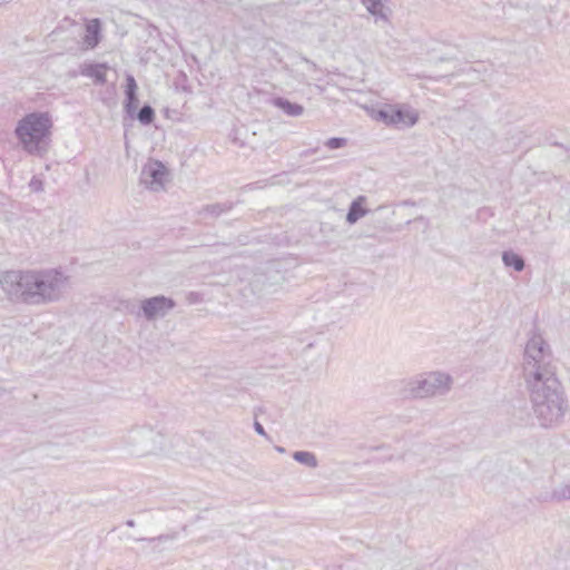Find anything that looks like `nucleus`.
Listing matches in <instances>:
<instances>
[{
    "label": "nucleus",
    "mask_w": 570,
    "mask_h": 570,
    "mask_svg": "<svg viewBox=\"0 0 570 570\" xmlns=\"http://www.w3.org/2000/svg\"><path fill=\"white\" fill-rule=\"evenodd\" d=\"M522 376L539 424L542 428L558 424L566 414L567 397L550 345L540 334H533L525 344Z\"/></svg>",
    "instance_id": "1"
},
{
    "label": "nucleus",
    "mask_w": 570,
    "mask_h": 570,
    "mask_svg": "<svg viewBox=\"0 0 570 570\" xmlns=\"http://www.w3.org/2000/svg\"><path fill=\"white\" fill-rule=\"evenodd\" d=\"M69 288V276L61 268L9 271L2 275V289L12 302L47 305L61 301Z\"/></svg>",
    "instance_id": "2"
},
{
    "label": "nucleus",
    "mask_w": 570,
    "mask_h": 570,
    "mask_svg": "<svg viewBox=\"0 0 570 570\" xmlns=\"http://www.w3.org/2000/svg\"><path fill=\"white\" fill-rule=\"evenodd\" d=\"M51 127L52 121L47 112H32L18 122L16 135L26 151L43 156L48 151Z\"/></svg>",
    "instance_id": "3"
},
{
    "label": "nucleus",
    "mask_w": 570,
    "mask_h": 570,
    "mask_svg": "<svg viewBox=\"0 0 570 570\" xmlns=\"http://www.w3.org/2000/svg\"><path fill=\"white\" fill-rule=\"evenodd\" d=\"M373 119L389 127L406 129L419 121V114L407 105H384L373 110Z\"/></svg>",
    "instance_id": "4"
},
{
    "label": "nucleus",
    "mask_w": 570,
    "mask_h": 570,
    "mask_svg": "<svg viewBox=\"0 0 570 570\" xmlns=\"http://www.w3.org/2000/svg\"><path fill=\"white\" fill-rule=\"evenodd\" d=\"M452 377L442 372H431L410 383V392L414 397L444 395L451 389Z\"/></svg>",
    "instance_id": "5"
},
{
    "label": "nucleus",
    "mask_w": 570,
    "mask_h": 570,
    "mask_svg": "<svg viewBox=\"0 0 570 570\" xmlns=\"http://www.w3.org/2000/svg\"><path fill=\"white\" fill-rule=\"evenodd\" d=\"M163 436L150 426H139L129 431L126 442L135 455L154 453L161 445Z\"/></svg>",
    "instance_id": "6"
},
{
    "label": "nucleus",
    "mask_w": 570,
    "mask_h": 570,
    "mask_svg": "<svg viewBox=\"0 0 570 570\" xmlns=\"http://www.w3.org/2000/svg\"><path fill=\"white\" fill-rule=\"evenodd\" d=\"M175 306L176 302L164 295L145 298L140 303V309L147 321L165 317Z\"/></svg>",
    "instance_id": "7"
},
{
    "label": "nucleus",
    "mask_w": 570,
    "mask_h": 570,
    "mask_svg": "<svg viewBox=\"0 0 570 570\" xmlns=\"http://www.w3.org/2000/svg\"><path fill=\"white\" fill-rule=\"evenodd\" d=\"M167 175L166 166L155 160L148 164L141 173L142 180L153 190H159L164 187L165 177Z\"/></svg>",
    "instance_id": "8"
},
{
    "label": "nucleus",
    "mask_w": 570,
    "mask_h": 570,
    "mask_svg": "<svg viewBox=\"0 0 570 570\" xmlns=\"http://www.w3.org/2000/svg\"><path fill=\"white\" fill-rule=\"evenodd\" d=\"M137 89L138 87L134 76L128 75L126 78L124 109L126 115L131 119L135 118V111L139 104Z\"/></svg>",
    "instance_id": "9"
},
{
    "label": "nucleus",
    "mask_w": 570,
    "mask_h": 570,
    "mask_svg": "<svg viewBox=\"0 0 570 570\" xmlns=\"http://www.w3.org/2000/svg\"><path fill=\"white\" fill-rule=\"evenodd\" d=\"M365 203L366 197L363 195L357 196L355 199L351 202L346 214V222L350 225L356 224L358 219H361L368 213V209L364 207Z\"/></svg>",
    "instance_id": "10"
},
{
    "label": "nucleus",
    "mask_w": 570,
    "mask_h": 570,
    "mask_svg": "<svg viewBox=\"0 0 570 570\" xmlns=\"http://www.w3.org/2000/svg\"><path fill=\"white\" fill-rule=\"evenodd\" d=\"M107 65L105 63H87L81 67L80 73L85 77L92 78L95 83L105 85Z\"/></svg>",
    "instance_id": "11"
},
{
    "label": "nucleus",
    "mask_w": 570,
    "mask_h": 570,
    "mask_svg": "<svg viewBox=\"0 0 570 570\" xmlns=\"http://www.w3.org/2000/svg\"><path fill=\"white\" fill-rule=\"evenodd\" d=\"M271 105L281 109L284 114L291 117H298L304 112V107L297 102H292L284 97H273L269 100Z\"/></svg>",
    "instance_id": "12"
},
{
    "label": "nucleus",
    "mask_w": 570,
    "mask_h": 570,
    "mask_svg": "<svg viewBox=\"0 0 570 570\" xmlns=\"http://www.w3.org/2000/svg\"><path fill=\"white\" fill-rule=\"evenodd\" d=\"M233 208V202L215 203L203 206L198 214L200 216H210L217 218L223 214L229 213Z\"/></svg>",
    "instance_id": "13"
},
{
    "label": "nucleus",
    "mask_w": 570,
    "mask_h": 570,
    "mask_svg": "<svg viewBox=\"0 0 570 570\" xmlns=\"http://www.w3.org/2000/svg\"><path fill=\"white\" fill-rule=\"evenodd\" d=\"M176 539H177V533L174 532V533L160 534L155 538H140V539H135V540L147 542L150 546L153 551L160 552V551H163L161 546L174 542Z\"/></svg>",
    "instance_id": "14"
},
{
    "label": "nucleus",
    "mask_w": 570,
    "mask_h": 570,
    "mask_svg": "<svg viewBox=\"0 0 570 570\" xmlns=\"http://www.w3.org/2000/svg\"><path fill=\"white\" fill-rule=\"evenodd\" d=\"M86 45L95 48L100 41V21L98 19L91 20L86 26V36L83 38Z\"/></svg>",
    "instance_id": "15"
},
{
    "label": "nucleus",
    "mask_w": 570,
    "mask_h": 570,
    "mask_svg": "<svg viewBox=\"0 0 570 570\" xmlns=\"http://www.w3.org/2000/svg\"><path fill=\"white\" fill-rule=\"evenodd\" d=\"M502 262L505 267H511L515 272H522L525 267L524 258L512 249L502 253Z\"/></svg>",
    "instance_id": "16"
},
{
    "label": "nucleus",
    "mask_w": 570,
    "mask_h": 570,
    "mask_svg": "<svg viewBox=\"0 0 570 570\" xmlns=\"http://www.w3.org/2000/svg\"><path fill=\"white\" fill-rule=\"evenodd\" d=\"M135 118L144 126H148L155 120V110L154 108L145 104L139 111H135Z\"/></svg>",
    "instance_id": "17"
},
{
    "label": "nucleus",
    "mask_w": 570,
    "mask_h": 570,
    "mask_svg": "<svg viewBox=\"0 0 570 570\" xmlns=\"http://www.w3.org/2000/svg\"><path fill=\"white\" fill-rule=\"evenodd\" d=\"M293 459L308 468H316L318 464L315 454L309 451H296L293 453Z\"/></svg>",
    "instance_id": "18"
},
{
    "label": "nucleus",
    "mask_w": 570,
    "mask_h": 570,
    "mask_svg": "<svg viewBox=\"0 0 570 570\" xmlns=\"http://www.w3.org/2000/svg\"><path fill=\"white\" fill-rule=\"evenodd\" d=\"M551 500L564 501L570 500V481L554 488L551 492Z\"/></svg>",
    "instance_id": "19"
},
{
    "label": "nucleus",
    "mask_w": 570,
    "mask_h": 570,
    "mask_svg": "<svg viewBox=\"0 0 570 570\" xmlns=\"http://www.w3.org/2000/svg\"><path fill=\"white\" fill-rule=\"evenodd\" d=\"M347 139L343 137H332L325 141V146L328 149H340L346 146Z\"/></svg>",
    "instance_id": "20"
},
{
    "label": "nucleus",
    "mask_w": 570,
    "mask_h": 570,
    "mask_svg": "<svg viewBox=\"0 0 570 570\" xmlns=\"http://www.w3.org/2000/svg\"><path fill=\"white\" fill-rule=\"evenodd\" d=\"M29 188L33 193L43 191V180L38 176H33L29 181Z\"/></svg>",
    "instance_id": "21"
},
{
    "label": "nucleus",
    "mask_w": 570,
    "mask_h": 570,
    "mask_svg": "<svg viewBox=\"0 0 570 570\" xmlns=\"http://www.w3.org/2000/svg\"><path fill=\"white\" fill-rule=\"evenodd\" d=\"M254 430L259 434V435H263V436H267V433L264 429V426L258 422V421H255L254 422Z\"/></svg>",
    "instance_id": "22"
},
{
    "label": "nucleus",
    "mask_w": 570,
    "mask_h": 570,
    "mask_svg": "<svg viewBox=\"0 0 570 570\" xmlns=\"http://www.w3.org/2000/svg\"><path fill=\"white\" fill-rule=\"evenodd\" d=\"M126 524L130 528L135 527V521L132 519H129L126 521Z\"/></svg>",
    "instance_id": "23"
},
{
    "label": "nucleus",
    "mask_w": 570,
    "mask_h": 570,
    "mask_svg": "<svg viewBox=\"0 0 570 570\" xmlns=\"http://www.w3.org/2000/svg\"><path fill=\"white\" fill-rule=\"evenodd\" d=\"M275 450L279 453H284L285 449L283 446H276Z\"/></svg>",
    "instance_id": "24"
}]
</instances>
